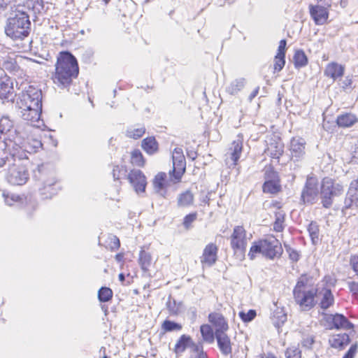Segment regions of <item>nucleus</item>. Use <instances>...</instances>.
I'll list each match as a JSON object with an SVG mask.
<instances>
[{
    "instance_id": "nucleus-1",
    "label": "nucleus",
    "mask_w": 358,
    "mask_h": 358,
    "mask_svg": "<svg viewBox=\"0 0 358 358\" xmlns=\"http://www.w3.org/2000/svg\"><path fill=\"white\" fill-rule=\"evenodd\" d=\"M79 64L76 57L69 51H61L57 56L52 83L59 89L69 90L79 75Z\"/></svg>"
},
{
    "instance_id": "nucleus-2",
    "label": "nucleus",
    "mask_w": 358,
    "mask_h": 358,
    "mask_svg": "<svg viewBox=\"0 0 358 358\" xmlns=\"http://www.w3.org/2000/svg\"><path fill=\"white\" fill-rule=\"evenodd\" d=\"M17 106L24 120L38 121L42 112L41 91L34 86H28L20 95Z\"/></svg>"
},
{
    "instance_id": "nucleus-3",
    "label": "nucleus",
    "mask_w": 358,
    "mask_h": 358,
    "mask_svg": "<svg viewBox=\"0 0 358 358\" xmlns=\"http://www.w3.org/2000/svg\"><path fill=\"white\" fill-rule=\"evenodd\" d=\"M283 253L280 241L273 235L254 241L250 247L248 256L250 260H254L258 255H262L266 259L274 260L280 259Z\"/></svg>"
},
{
    "instance_id": "nucleus-4",
    "label": "nucleus",
    "mask_w": 358,
    "mask_h": 358,
    "mask_svg": "<svg viewBox=\"0 0 358 358\" xmlns=\"http://www.w3.org/2000/svg\"><path fill=\"white\" fill-rule=\"evenodd\" d=\"M251 238L252 235H248V231L243 225L234 227L229 240L233 256L236 259L240 261L245 259L248 244Z\"/></svg>"
},
{
    "instance_id": "nucleus-5",
    "label": "nucleus",
    "mask_w": 358,
    "mask_h": 358,
    "mask_svg": "<svg viewBox=\"0 0 358 358\" xmlns=\"http://www.w3.org/2000/svg\"><path fill=\"white\" fill-rule=\"evenodd\" d=\"M30 26L29 15L24 12H21L8 20L6 34L14 40L23 39L29 35Z\"/></svg>"
},
{
    "instance_id": "nucleus-6",
    "label": "nucleus",
    "mask_w": 358,
    "mask_h": 358,
    "mask_svg": "<svg viewBox=\"0 0 358 358\" xmlns=\"http://www.w3.org/2000/svg\"><path fill=\"white\" fill-rule=\"evenodd\" d=\"M310 278L301 275L294 289V299L302 310H308L313 306V293L308 289Z\"/></svg>"
},
{
    "instance_id": "nucleus-7",
    "label": "nucleus",
    "mask_w": 358,
    "mask_h": 358,
    "mask_svg": "<svg viewBox=\"0 0 358 358\" xmlns=\"http://www.w3.org/2000/svg\"><path fill=\"white\" fill-rule=\"evenodd\" d=\"M264 181L262 186L264 194L277 195L282 192L281 178L272 165L266 166L264 173Z\"/></svg>"
},
{
    "instance_id": "nucleus-8",
    "label": "nucleus",
    "mask_w": 358,
    "mask_h": 358,
    "mask_svg": "<svg viewBox=\"0 0 358 358\" xmlns=\"http://www.w3.org/2000/svg\"><path fill=\"white\" fill-rule=\"evenodd\" d=\"M344 192L343 186L330 178H324L321 185L320 197L322 206L329 208L334 197L339 196Z\"/></svg>"
},
{
    "instance_id": "nucleus-9",
    "label": "nucleus",
    "mask_w": 358,
    "mask_h": 358,
    "mask_svg": "<svg viewBox=\"0 0 358 358\" xmlns=\"http://www.w3.org/2000/svg\"><path fill=\"white\" fill-rule=\"evenodd\" d=\"M172 162L173 167L169 172L170 180L174 184L180 183L186 171V160L181 148L173 149Z\"/></svg>"
},
{
    "instance_id": "nucleus-10",
    "label": "nucleus",
    "mask_w": 358,
    "mask_h": 358,
    "mask_svg": "<svg viewBox=\"0 0 358 358\" xmlns=\"http://www.w3.org/2000/svg\"><path fill=\"white\" fill-rule=\"evenodd\" d=\"M43 132L38 128H31L21 142L22 147L28 153L37 152L42 148V137Z\"/></svg>"
},
{
    "instance_id": "nucleus-11",
    "label": "nucleus",
    "mask_w": 358,
    "mask_h": 358,
    "mask_svg": "<svg viewBox=\"0 0 358 358\" xmlns=\"http://www.w3.org/2000/svg\"><path fill=\"white\" fill-rule=\"evenodd\" d=\"M323 325L329 329H345L350 330L354 328V324L350 322L343 314H325L323 313Z\"/></svg>"
},
{
    "instance_id": "nucleus-12",
    "label": "nucleus",
    "mask_w": 358,
    "mask_h": 358,
    "mask_svg": "<svg viewBox=\"0 0 358 358\" xmlns=\"http://www.w3.org/2000/svg\"><path fill=\"white\" fill-rule=\"evenodd\" d=\"M208 321L215 329V335L227 333L229 329L228 319L220 311H213L208 315Z\"/></svg>"
},
{
    "instance_id": "nucleus-13",
    "label": "nucleus",
    "mask_w": 358,
    "mask_h": 358,
    "mask_svg": "<svg viewBox=\"0 0 358 358\" xmlns=\"http://www.w3.org/2000/svg\"><path fill=\"white\" fill-rule=\"evenodd\" d=\"M127 179L136 192L142 193L145 191L147 178L142 171L131 169L128 173Z\"/></svg>"
},
{
    "instance_id": "nucleus-14",
    "label": "nucleus",
    "mask_w": 358,
    "mask_h": 358,
    "mask_svg": "<svg viewBox=\"0 0 358 358\" xmlns=\"http://www.w3.org/2000/svg\"><path fill=\"white\" fill-rule=\"evenodd\" d=\"M28 171L22 166L13 164L9 168L6 178L13 185H22L28 179Z\"/></svg>"
},
{
    "instance_id": "nucleus-15",
    "label": "nucleus",
    "mask_w": 358,
    "mask_h": 358,
    "mask_svg": "<svg viewBox=\"0 0 358 358\" xmlns=\"http://www.w3.org/2000/svg\"><path fill=\"white\" fill-rule=\"evenodd\" d=\"M218 246L215 243H208L203 248L200 262L203 268L214 265L218 258Z\"/></svg>"
},
{
    "instance_id": "nucleus-16",
    "label": "nucleus",
    "mask_w": 358,
    "mask_h": 358,
    "mask_svg": "<svg viewBox=\"0 0 358 358\" xmlns=\"http://www.w3.org/2000/svg\"><path fill=\"white\" fill-rule=\"evenodd\" d=\"M0 99L3 100H13L15 96L12 79L3 71L0 70Z\"/></svg>"
},
{
    "instance_id": "nucleus-17",
    "label": "nucleus",
    "mask_w": 358,
    "mask_h": 358,
    "mask_svg": "<svg viewBox=\"0 0 358 358\" xmlns=\"http://www.w3.org/2000/svg\"><path fill=\"white\" fill-rule=\"evenodd\" d=\"M354 208L358 209V180L350 182L342 211Z\"/></svg>"
},
{
    "instance_id": "nucleus-18",
    "label": "nucleus",
    "mask_w": 358,
    "mask_h": 358,
    "mask_svg": "<svg viewBox=\"0 0 358 358\" xmlns=\"http://www.w3.org/2000/svg\"><path fill=\"white\" fill-rule=\"evenodd\" d=\"M24 61L22 56L10 53L1 59V64L3 69L9 72H17L20 70V64Z\"/></svg>"
},
{
    "instance_id": "nucleus-19",
    "label": "nucleus",
    "mask_w": 358,
    "mask_h": 358,
    "mask_svg": "<svg viewBox=\"0 0 358 358\" xmlns=\"http://www.w3.org/2000/svg\"><path fill=\"white\" fill-rule=\"evenodd\" d=\"M138 262L141 270L151 276L150 271L155 268L157 262V259H153L151 253L144 248H141Z\"/></svg>"
},
{
    "instance_id": "nucleus-20",
    "label": "nucleus",
    "mask_w": 358,
    "mask_h": 358,
    "mask_svg": "<svg viewBox=\"0 0 358 358\" xmlns=\"http://www.w3.org/2000/svg\"><path fill=\"white\" fill-rule=\"evenodd\" d=\"M196 343L189 335L182 334L174 345L173 352L176 356H180L187 349H189L190 352Z\"/></svg>"
},
{
    "instance_id": "nucleus-21",
    "label": "nucleus",
    "mask_w": 358,
    "mask_h": 358,
    "mask_svg": "<svg viewBox=\"0 0 358 358\" xmlns=\"http://www.w3.org/2000/svg\"><path fill=\"white\" fill-rule=\"evenodd\" d=\"M217 347L224 356H229L233 352L234 343L231 338L227 333H223L215 336Z\"/></svg>"
},
{
    "instance_id": "nucleus-22",
    "label": "nucleus",
    "mask_w": 358,
    "mask_h": 358,
    "mask_svg": "<svg viewBox=\"0 0 358 358\" xmlns=\"http://www.w3.org/2000/svg\"><path fill=\"white\" fill-rule=\"evenodd\" d=\"M287 41L282 39L279 42L276 55L274 57L273 72L280 71L285 64V53H286Z\"/></svg>"
},
{
    "instance_id": "nucleus-23",
    "label": "nucleus",
    "mask_w": 358,
    "mask_h": 358,
    "mask_svg": "<svg viewBox=\"0 0 358 358\" xmlns=\"http://www.w3.org/2000/svg\"><path fill=\"white\" fill-rule=\"evenodd\" d=\"M306 142L303 138L294 137L290 141L289 151L292 159L298 160L305 154Z\"/></svg>"
},
{
    "instance_id": "nucleus-24",
    "label": "nucleus",
    "mask_w": 358,
    "mask_h": 358,
    "mask_svg": "<svg viewBox=\"0 0 358 358\" xmlns=\"http://www.w3.org/2000/svg\"><path fill=\"white\" fill-rule=\"evenodd\" d=\"M141 148L148 155H153L158 152L159 145L155 136H148L141 141Z\"/></svg>"
},
{
    "instance_id": "nucleus-25",
    "label": "nucleus",
    "mask_w": 358,
    "mask_h": 358,
    "mask_svg": "<svg viewBox=\"0 0 358 358\" xmlns=\"http://www.w3.org/2000/svg\"><path fill=\"white\" fill-rule=\"evenodd\" d=\"M243 149V143L242 139L233 141L229 148V155L233 162V164L236 166L241 155Z\"/></svg>"
},
{
    "instance_id": "nucleus-26",
    "label": "nucleus",
    "mask_w": 358,
    "mask_h": 358,
    "mask_svg": "<svg viewBox=\"0 0 358 358\" xmlns=\"http://www.w3.org/2000/svg\"><path fill=\"white\" fill-rule=\"evenodd\" d=\"M320 288V287L315 289V296L317 294L322 295V297L320 302V306L322 309L326 310L333 305L334 298L332 294L331 290L329 288H323L322 291L318 293V289Z\"/></svg>"
},
{
    "instance_id": "nucleus-27",
    "label": "nucleus",
    "mask_w": 358,
    "mask_h": 358,
    "mask_svg": "<svg viewBox=\"0 0 358 358\" xmlns=\"http://www.w3.org/2000/svg\"><path fill=\"white\" fill-rule=\"evenodd\" d=\"M350 342V336L345 333L336 334L329 339L331 346L339 350L343 349Z\"/></svg>"
},
{
    "instance_id": "nucleus-28",
    "label": "nucleus",
    "mask_w": 358,
    "mask_h": 358,
    "mask_svg": "<svg viewBox=\"0 0 358 358\" xmlns=\"http://www.w3.org/2000/svg\"><path fill=\"white\" fill-rule=\"evenodd\" d=\"M329 7L322 4L315 5V24H324L327 22L329 17Z\"/></svg>"
},
{
    "instance_id": "nucleus-29",
    "label": "nucleus",
    "mask_w": 358,
    "mask_h": 358,
    "mask_svg": "<svg viewBox=\"0 0 358 358\" xmlns=\"http://www.w3.org/2000/svg\"><path fill=\"white\" fill-rule=\"evenodd\" d=\"M194 195L189 190H185L180 193L177 198V205L180 208H187L193 205Z\"/></svg>"
},
{
    "instance_id": "nucleus-30",
    "label": "nucleus",
    "mask_w": 358,
    "mask_h": 358,
    "mask_svg": "<svg viewBox=\"0 0 358 358\" xmlns=\"http://www.w3.org/2000/svg\"><path fill=\"white\" fill-rule=\"evenodd\" d=\"M129 163L134 167L143 168L146 164V159L139 149L135 148L130 152Z\"/></svg>"
},
{
    "instance_id": "nucleus-31",
    "label": "nucleus",
    "mask_w": 358,
    "mask_h": 358,
    "mask_svg": "<svg viewBox=\"0 0 358 358\" xmlns=\"http://www.w3.org/2000/svg\"><path fill=\"white\" fill-rule=\"evenodd\" d=\"M146 132L145 127L143 124H136L129 127L125 131L126 137L138 140L142 138Z\"/></svg>"
},
{
    "instance_id": "nucleus-32",
    "label": "nucleus",
    "mask_w": 358,
    "mask_h": 358,
    "mask_svg": "<svg viewBox=\"0 0 358 358\" xmlns=\"http://www.w3.org/2000/svg\"><path fill=\"white\" fill-rule=\"evenodd\" d=\"M199 329L203 341L208 343H213L215 335L213 327L210 324H203Z\"/></svg>"
},
{
    "instance_id": "nucleus-33",
    "label": "nucleus",
    "mask_w": 358,
    "mask_h": 358,
    "mask_svg": "<svg viewBox=\"0 0 358 358\" xmlns=\"http://www.w3.org/2000/svg\"><path fill=\"white\" fill-rule=\"evenodd\" d=\"M356 116L352 113L339 115L336 119V123L340 127H350L357 122Z\"/></svg>"
},
{
    "instance_id": "nucleus-34",
    "label": "nucleus",
    "mask_w": 358,
    "mask_h": 358,
    "mask_svg": "<svg viewBox=\"0 0 358 358\" xmlns=\"http://www.w3.org/2000/svg\"><path fill=\"white\" fill-rule=\"evenodd\" d=\"M301 199L304 203H312L313 199V182L311 177L307 178L305 187L301 193Z\"/></svg>"
},
{
    "instance_id": "nucleus-35",
    "label": "nucleus",
    "mask_w": 358,
    "mask_h": 358,
    "mask_svg": "<svg viewBox=\"0 0 358 358\" xmlns=\"http://www.w3.org/2000/svg\"><path fill=\"white\" fill-rule=\"evenodd\" d=\"M344 73V68L336 63H331L329 64L325 70V74L336 80L341 77Z\"/></svg>"
},
{
    "instance_id": "nucleus-36",
    "label": "nucleus",
    "mask_w": 358,
    "mask_h": 358,
    "mask_svg": "<svg viewBox=\"0 0 358 358\" xmlns=\"http://www.w3.org/2000/svg\"><path fill=\"white\" fill-rule=\"evenodd\" d=\"M274 215L273 229L275 232H282L285 229V213L283 210L276 211Z\"/></svg>"
},
{
    "instance_id": "nucleus-37",
    "label": "nucleus",
    "mask_w": 358,
    "mask_h": 358,
    "mask_svg": "<svg viewBox=\"0 0 358 358\" xmlns=\"http://www.w3.org/2000/svg\"><path fill=\"white\" fill-rule=\"evenodd\" d=\"M152 183L155 189L157 192L165 189L168 184L166 173L164 172H159L157 173L153 179Z\"/></svg>"
},
{
    "instance_id": "nucleus-38",
    "label": "nucleus",
    "mask_w": 358,
    "mask_h": 358,
    "mask_svg": "<svg viewBox=\"0 0 358 358\" xmlns=\"http://www.w3.org/2000/svg\"><path fill=\"white\" fill-rule=\"evenodd\" d=\"M128 170L125 165H115L113 168L112 174L115 180L120 181L127 178Z\"/></svg>"
},
{
    "instance_id": "nucleus-39",
    "label": "nucleus",
    "mask_w": 358,
    "mask_h": 358,
    "mask_svg": "<svg viewBox=\"0 0 358 358\" xmlns=\"http://www.w3.org/2000/svg\"><path fill=\"white\" fill-rule=\"evenodd\" d=\"M269 156L273 159H279L284 152L283 145L281 143H271L267 148Z\"/></svg>"
},
{
    "instance_id": "nucleus-40",
    "label": "nucleus",
    "mask_w": 358,
    "mask_h": 358,
    "mask_svg": "<svg viewBox=\"0 0 358 358\" xmlns=\"http://www.w3.org/2000/svg\"><path fill=\"white\" fill-rule=\"evenodd\" d=\"M162 329L164 333L171 331H179L182 329L181 324L169 320H165L162 324Z\"/></svg>"
},
{
    "instance_id": "nucleus-41",
    "label": "nucleus",
    "mask_w": 358,
    "mask_h": 358,
    "mask_svg": "<svg viewBox=\"0 0 358 358\" xmlns=\"http://www.w3.org/2000/svg\"><path fill=\"white\" fill-rule=\"evenodd\" d=\"M113 296V290L107 287H101L98 291V299L100 302H108Z\"/></svg>"
},
{
    "instance_id": "nucleus-42",
    "label": "nucleus",
    "mask_w": 358,
    "mask_h": 358,
    "mask_svg": "<svg viewBox=\"0 0 358 358\" xmlns=\"http://www.w3.org/2000/svg\"><path fill=\"white\" fill-rule=\"evenodd\" d=\"M198 213L196 211L191 212L182 219V224L185 229L189 230L193 227V223L197 220Z\"/></svg>"
},
{
    "instance_id": "nucleus-43",
    "label": "nucleus",
    "mask_w": 358,
    "mask_h": 358,
    "mask_svg": "<svg viewBox=\"0 0 358 358\" xmlns=\"http://www.w3.org/2000/svg\"><path fill=\"white\" fill-rule=\"evenodd\" d=\"M294 63L296 68L304 66L308 63V59L302 50H296L294 55Z\"/></svg>"
},
{
    "instance_id": "nucleus-44",
    "label": "nucleus",
    "mask_w": 358,
    "mask_h": 358,
    "mask_svg": "<svg viewBox=\"0 0 358 358\" xmlns=\"http://www.w3.org/2000/svg\"><path fill=\"white\" fill-rule=\"evenodd\" d=\"M189 358H208L207 353L204 352L201 343H196L189 352Z\"/></svg>"
},
{
    "instance_id": "nucleus-45",
    "label": "nucleus",
    "mask_w": 358,
    "mask_h": 358,
    "mask_svg": "<svg viewBox=\"0 0 358 358\" xmlns=\"http://www.w3.org/2000/svg\"><path fill=\"white\" fill-rule=\"evenodd\" d=\"M106 243V248L110 251L117 250L120 247V241L119 238L114 235L109 236Z\"/></svg>"
},
{
    "instance_id": "nucleus-46",
    "label": "nucleus",
    "mask_w": 358,
    "mask_h": 358,
    "mask_svg": "<svg viewBox=\"0 0 358 358\" xmlns=\"http://www.w3.org/2000/svg\"><path fill=\"white\" fill-rule=\"evenodd\" d=\"M238 315L243 322H249L255 318L257 313L255 310H249L247 313L241 311Z\"/></svg>"
},
{
    "instance_id": "nucleus-47",
    "label": "nucleus",
    "mask_w": 358,
    "mask_h": 358,
    "mask_svg": "<svg viewBox=\"0 0 358 358\" xmlns=\"http://www.w3.org/2000/svg\"><path fill=\"white\" fill-rule=\"evenodd\" d=\"M286 358H301V351L295 347L288 348L285 352Z\"/></svg>"
},
{
    "instance_id": "nucleus-48",
    "label": "nucleus",
    "mask_w": 358,
    "mask_h": 358,
    "mask_svg": "<svg viewBox=\"0 0 358 358\" xmlns=\"http://www.w3.org/2000/svg\"><path fill=\"white\" fill-rule=\"evenodd\" d=\"M336 283V280L329 275L324 276L323 280L321 282L320 286L323 288H329L334 287Z\"/></svg>"
},
{
    "instance_id": "nucleus-49",
    "label": "nucleus",
    "mask_w": 358,
    "mask_h": 358,
    "mask_svg": "<svg viewBox=\"0 0 358 358\" xmlns=\"http://www.w3.org/2000/svg\"><path fill=\"white\" fill-rule=\"evenodd\" d=\"M357 343L352 344L342 358H354L357 352Z\"/></svg>"
},
{
    "instance_id": "nucleus-50",
    "label": "nucleus",
    "mask_w": 358,
    "mask_h": 358,
    "mask_svg": "<svg viewBox=\"0 0 358 358\" xmlns=\"http://www.w3.org/2000/svg\"><path fill=\"white\" fill-rule=\"evenodd\" d=\"M350 264L353 270V271L356 273L358 277V256H352L350 260Z\"/></svg>"
},
{
    "instance_id": "nucleus-51",
    "label": "nucleus",
    "mask_w": 358,
    "mask_h": 358,
    "mask_svg": "<svg viewBox=\"0 0 358 358\" xmlns=\"http://www.w3.org/2000/svg\"><path fill=\"white\" fill-rule=\"evenodd\" d=\"M242 87V84L236 82V83H233L231 85V86L229 87V92L231 94H234L238 91L241 90Z\"/></svg>"
},
{
    "instance_id": "nucleus-52",
    "label": "nucleus",
    "mask_w": 358,
    "mask_h": 358,
    "mask_svg": "<svg viewBox=\"0 0 358 358\" xmlns=\"http://www.w3.org/2000/svg\"><path fill=\"white\" fill-rule=\"evenodd\" d=\"M288 252H289V259H292L293 262H296L299 259L300 255L296 250H293V249H289L288 250Z\"/></svg>"
},
{
    "instance_id": "nucleus-53",
    "label": "nucleus",
    "mask_w": 358,
    "mask_h": 358,
    "mask_svg": "<svg viewBox=\"0 0 358 358\" xmlns=\"http://www.w3.org/2000/svg\"><path fill=\"white\" fill-rule=\"evenodd\" d=\"M282 203L280 201L277 200L272 201L268 206V208H273L275 209L277 211L282 210Z\"/></svg>"
},
{
    "instance_id": "nucleus-54",
    "label": "nucleus",
    "mask_w": 358,
    "mask_h": 358,
    "mask_svg": "<svg viewBox=\"0 0 358 358\" xmlns=\"http://www.w3.org/2000/svg\"><path fill=\"white\" fill-rule=\"evenodd\" d=\"M348 288L354 295H358V282L354 281L349 282Z\"/></svg>"
},
{
    "instance_id": "nucleus-55",
    "label": "nucleus",
    "mask_w": 358,
    "mask_h": 358,
    "mask_svg": "<svg viewBox=\"0 0 358 358\" xmlns=\"http://www.w3.org/2000/svg\"><path fill=\"white\" fill-rule=\"evenodd\" d=\"M352 85V79L350 77H345L340 83L341 87L345 90L350 87Z\"/></svg>"
},
{
    "instance_id": "nucleus-56",
    "label": "nucleus",
    "mask_w": 358,
    "mask_h": 358,
    "mask_svg": "<svg viewBox=\"0 0 358 358\" xmlns=\"http://www.w3.org/2000/svg\"><path fill=\"white\" fill-rule=\"evenodd\" d=\"M50 190H51L52 192V194H56V189L55 188V187L53 185H48V186H45L43 188V194H46Z\"/></svg>"
},
{
    "instance_id": "nucleus-57",
    "label": "nucleus",
    "mask_w": 358,
    "mask_h": 358,
    "mask_svg": "<svg viewBox=\"0 0 358 358\" xmlns=\"http://www.w3.org/2000/svg\"><path fill=\"white\" fill-rule=\"evenodd\" d=\"M115 259L117 262H120L123 265L124 262V252H119L115 255Z\"/></svg>"
},
{
    "instance_id": "nucleus-58",
    "label": "nucleus",
    "mask_w": 358,
    "mask_h": 358,
    "mask_svg": "<svg viewBox=\"0 0 358 358\" xmlns=\"http://www.w3.org/2000/svg\"><path fill=\"white\" fill-rule=\"evenodd\" d=\"M317 3H318V4L331 6V0H317Z\"/></svg>"
},
{
    "instance_id": "nucleus-59",
    "label": "nucleus",
    "mask_w": 358,
    "mask_h": 358,
    "mask_svg": "<svg viewBox=\"0 0 358 358\" xmlns=\"http://www.w3.org/2000/svg\"><path fill=\"white\" fill-rule=\"evenodd\" d=\"M196 155H197V154L195 152H192L191 153L187 152V157L189 158H191L192 160H194L196 157Z\"/></svg>"
},
{
    "instance_id": "nucleus-60",
    "label": "nucleus",
    "mask_w": 358,
    "mask_h": 358,
    "mask_svg": "<svg viewBox=\"0 0 358 358\" xmlns=\"http://www.w3.org/2000/svg\"><path fill=\"white\" fill-rule=\"evenodd\" d=\"M118 278H119L120 281L122 283H123L124 280H125V277H124V273H120L119 275H118Z\"/></svg>"
},
{
    "instance_id": "nucleus-61",
    "label": "nucleus",
    "mask_w": 358,
    "mask_h": 358,
    "mask_svg": "<svg viewBox=\"0 0 358 358\" xmlns=\"http://www.w3.org/2000/svg\"><path fill=\"white\" fill-rule=\"evenodd\" d=\"M258 92H259V88L255 89V90L251 94L250 99H252L254 97H255L257 96V94H258Z\"/></svg>"
},
{
    "instance_id": "nucleus-62",
    "label": "nucleus",
    "mask_w": 358,
    "mask_h": 358,
    "mask_svg": "<svg viewBox=\"0 0 358 358\" xmlns=\"http://www.w3.org/2000/svg\"><path fill=\"white\" fill-rule=\"evenodd\" d=\"M34 208H31V209H27V215L28 217H31V215H32V212L34 211Z\"/></svg>"
},
{
    "instance_id": "nucleus-63",
    "label": "nucleus",
    "mask_w": 358,
    "mask_h": 358,
    "mask_svg": "<svg viewBox=\"0 0 358 358\" xmlns=\"http://www.w3.org/2000/svg\"><path fill=\"white\" fill-rule=\"evenodd\" d=\"M309 11H310V14L313 16V5H310L309 6Z\"/></svg>"
},
{
    "instance_id": "nucleus-64",
    "label": "nucleus",
    "mask_w": 358,
    "mask_h": 358,
    "mask_svg": "<svg viewBox=\"0 0 358 358\" xmlns=\"http://www.w3.org/2000/svg\"><path fill=\"white\" fill-rule=\"evenodd\" d=\"M267 358H278V357H275V355H273V354H268V355H267Z\"/></svg>"
}]
</instances>
